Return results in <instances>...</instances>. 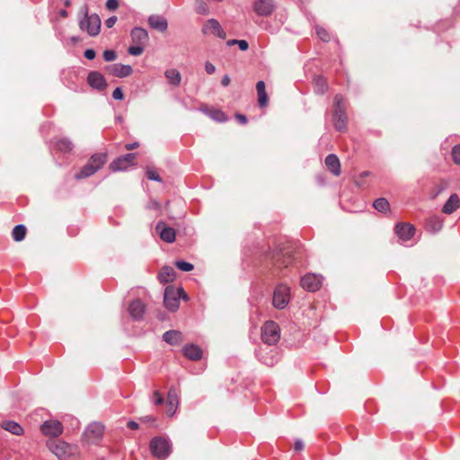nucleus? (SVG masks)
I'll return each instance as SVG.
<instances>
[{"label":"nucleus","mask_w":460,"mask_h":460,"mask_svg":"<svg viewBox=\"0 0 460 460\" xmlns=\"http://www.w3.org/2000/svg\"><path fill=\"white\" fill-rule=\"evenodd\" d=\"M106 163V155L103 153H98L93 155L88 160L87 164L84 165L81 170L75 173V178L76 180L84 179L93 175L99 171L103 164Z\"/></svg>","instance_id":"f257e3e1"},{"label":"nucleus","mask_w":460,"mask_h":460,"mask_svg":"<svg viewBox=\"0 0 460 460\" xmlns=\"http://www.w3.org/2000/svg\"><path fill=\"white\" fill-rule=\"evenodd\" d=\"M84 17L79 21V27L86 31L90 36H97L101 29V19L97 13L88 14V8L84 5L81 9Z\"/></svg>","instance_id":"f03ea898"},{"label":"nucleus","mask_w":460,"mask_h":460,"mask_svg":"<svg viewBox=\"0 0 460 460\" xmlns=\"http://www.w3.org/2000/svg\"><path fill=\"white\" fill-rule=\"evenodd\" d=\"M180 299L188 300V296L182 288H175L173 286L165 288L164 304L168 310L172 312L178 310Z\"/></svg>","instance_id":"7ed1b4c3"},{"label":"nucleus","mask_w":460,"mask_h":460,"mask_svg":"<svg viewBox=\"0 0 460 460\" xmlns=\"http://www.w3.org/2000/svg\"><path fill=\"white\" fill-rule=\"evenodd\" d=\"M332 120L336 130L340 132H344L347 130L348 117L346 114L344 99L341 94H336L334 96V113Z\"/></svg>","instance_id":"20e7f679"},{"label":"nucleus","mask_w":460,"mask_h":460,"mask_svg":"<svg viewBox=\"0 0 460 460\" xmlns=\"http://www.w3.org/2000/svg\"><path fill=\"white\" fill-rule=\"evenodd\" d=\"M151 454L160 459H166L172 453V444L167 438L155 437L149 444Z\"/></svg>","instance_id":"39448f33"},{"label":"nucleus","mask_w":460,"mask_h":460,"mask_svg":"<svg viewBox=\"0 0 460 460\" xmlns=\"http://www.w3.org/2000/svg\"><path fill=\"white\" fill-rule=\"evenodd\" d=\"M280 339V328L274 321H267L261 327V340L268 345H275Z\"/></svg>","instance_id":"423d86ee"},{"label":"nucleus","mask_w":460,"mask_h":460,"mask_svg":"<svg viewBox=\"0 0 460 460\" xmlns=\"http://www.w3.org/2000/svg\"><path fill=\"white\" fill-rule=\"evenodd\" d=\"M290 301V288L285 284L278 285L273 292L272 305L279 310L285 309Z\"/></svg>","instance_id":"0eeeda50"},{"label":"nucleus","mask_w":460,"mask_h":460,"mask_svg":"<svg viewBox=\"0 0 460 460\" xmlns=\"http://www.w3.org/2000/svg\"><path fill=\"white\" fill-rule=\"evenodd\" d=\"M48 447L59 460H70L73 456V447L64 441H52Z\"/></svg>","instance_id":"6e6552de"},{"label":"nucleus","mask_w":460,"mask_h":460,"mask_svg":"<svg viewBox=\"0 0 460 460\" xmlns=\"http://www.w3.org/2000/svg\"><path fill=\"white\" fill-rule=\"evenodd\" d=\"M204 35H214L221 40L226 38V32L224 31L220 22L214 18L208 19L201 28Z\"/></svg>","instance_id":"1a4fd4ad"},{"label":"nucleus","mask_w":460,"mask_h":460,"mask_svg":"<svg viewBox=\"0 0 460 460\" xmlns=\"http://www.w3.org/2000/svg\"><path fill=\"white\" fill-rule=\"evenodd\" d=\"M136 159L135 153H128L124 155H121L112 161L110 164V169L112 172L125 171L129 166L134 164V161Z\"/></svg>","instance_id":"9d476101"},{"label":"nucleus","mask_w":460,"mask_h":460,"mask_svg":"<svg viewBox=\"0 0 460 460\" xmlns=\"http://www.w3.org/2000/svg\"><path fill=\"white\" fill-rule=\"evenodd\" d=\"M258 359L266 366H274L279 358V354L276 349L261 348L257 352Z\"/></svg>","instance_id":"9b49d317"},{"label":"nucleus","mask_w":460,"mask_h":460,"mask_svg":"<svg viewBox=\"0 0 460 460\" xmlns=\"http://www.w3.org/2000/svg\"><path fill=\"white\" fill-rule=\"evenodd\" d=\"M40 430L47 437H58L63 432V424L57 420H45L40 425Z\"/></svg>","instance_id":"f8f14e48"},{"label":"nucleus","mask_w":460,"mask_h":460,"mask_svg":"<svg viewBox=\"0 0 460 460\" xmlns=\"http://www.w3.org/2000/svg\"><path fill=\"white\" fill-rule=\"evenodd\" d=\"M274 0H255L253 3V11L262 17L270 16L275 10Z\"/></svg>","instance_id":"ddd939ff"},{"label":"nucleus","mask_w":460,"mask_h":460,"mask_svg":"<svg viewBox=\"0 0 460 460\" xmlns=\"http://www.w3.org/2000/svg\"><path fill=\"white\" fill-rule=\"evenodd\" d=\"M105 71L113 76L124 78L133 73V68L130 65H123L118 63L107 66L105 67Z\"/></svg>","instance_id":"4468645a"},{"label":"nucleus","mask_w":460,"mask_h":460,"mask_svg":"<svg viewBox=\"0 0 460 460\" xmlns=\"http://www.w3.org/2000/svg\"><path fill=\"white\" fill-rule=\"evenodd\" d=\"M322 285V278L318 275L308 273L301 279V286L309 292H314Z\"/></svg>","instance_id":"2eb2a0df"},{"label":"nucleus","mask_w":460,"mask_h":460,"mask_svg":"<svg viewBox=\"0 0 460 460\" xmlns=\"http://www.w3.org/2000/svg\"><path fill=\"white\" fill-rule=\"evenodd\" d=\"M155 230L164 242L172 243L175 241V230L167 226L164 222H158Z\"/></svg>","instance_id":"dca6fc26"},{"label":"nucleus","mask_w":460,"mask_h":460,"mask_svg":"<svg viewBox=\"0 0 460 460\" xmlns=\"http://www.w3.org/2000/svg\"><path fill=\"white\" fill-rule=\"evenodd\" d=\"M88 84L98 91H102L106 88L107 83L102 74L98 71H92L87 75Z\"/></svg>","instance_id":"f3484780"},{"label":"nucleus","mask_w":460,"mask_h":460,"mask_svg":"<svg viewBox=\"0 0 460 460\" xmlns=\"http://www.w3.org/2000/svg\"><path fill=\"white\" fill-rule=\"evenodd\" d=\"M103 434V426L101 423L93 422L87 426L84 436L88 442L97 441Z\"/></svg>","instance_id":"a211bd4d"},{"label":"nucleus","mask_w":460,"mask_h":460,"mask_svg":"<svg viewBox=\"0 0 460 460\" xmlns=\"http://www.w3.org/2000/svg\"><path fill=\"white\" fill-rule=\"evenodd\" d=\"M395 233L402 241H409L414 234L415 228L412 225L400 223L395 226Z\"/></svg>","instance_id":"6ab92c4d"},{"label":"nucleus","mask_w":460,"mask_h":460,"mask_svg":"<svg viewBox=\"0 0 460 460\" xmlns=\"http://www.w3.org/2000/svg\"><path fill=\"white\" fill-rule=\"evenodd\" d=\"M147 22L151 29L159 32H164L168 28V22L166 18L159 14H151L148 17Z\"/></svg>","instance_id":"aec40b11"},{"label":"nucleus","mask_w":460,"mask_h":460,"mask_svg":"<svg viewBox=\"0 0 460 460\" xmlns=\"http://www.w3.org/2000/svg\"><path fill=\"white\" fill-rule=\"evenodd\" d=\"M145 312L146 306L144 303L139 299L133 300L128 306V313L132 319H134L135 321L142 320Z\"/></svg>","instance_id":"412c9836"},{"label":"nucleus","mask_w":460,"mask_h":460,"mask_svg":"<svg viewBox=\"0 0 460 460\" xmlns=\"http://www.w3.org/2000/svg\"><path fill=\"white\" fill-rule=\"evenodd\" d=\"M130 38L134 44L146 45L149 40L147 31L142 27H134L130 31Z\"/></svg>","instance_id":"4be33fe9"},{"label":"nucleus","mask_w":460,"mask_h":460,"mask_svg":"<svg viewBox=\"0 0 460 460\" xmlns=\"http://www.w3.org/2000/svg\"><path fill=\"white\" fill-rule=\"evenodd\" d=\"M183 355L193 361L199 360L202 358V349L195 344H188L182 348Z\"/></svg>","instance_id":"5701e85b"},{"label":"nucleus","mask_w":460,"mask_h":460,"mask_svg":"<svg viewBox=\"0 0 460 460\" xmlns=\"http://www.w3.org/2000/svg\"><path fill=\"white\" fill-rule=\"evenodd\" d=\"M326 167L335 175L341 174V164L338 156L334 154H330L324 160Z\"/></svg>","instance_id":"b1692460"},{"label":"nucleus","mask_w":460,"mask_h":460,"mask_svg":"<svg viewBox=\"0 0 460 460\" xmlns=\"http://www.w3.org/2000/svg\"><path fill=\"white\" fill-rule=\"evenodd\" d=\"M460 206V199L457 194H451L449 199L444 204L442 211L445 214L450 215L456 211Z\"/></svg>","instance_id":"393cba45"},{"label":"nucleus","mask_w":460,"mask_h":460,"mask_svg":"<svg viewBox=\"0 0 460 460\" xmlns=\"http://www.w3.org/2000/svg\"><path fill=\"white\" fill-rule=\"evenodd\" d=\"M163 340L170 345H178L182 341V333L177 330H170L163 334Z\"/></svg>","instance_id":"a878e982"},{"label":"nucleus","mask_w":460,"mask_h":460,"mask_svg":"<svg viewBox=\"0 0 460 460\" xmlns=\"http://www.w3.org/2000/svg\"><path fill=\"white\" fill-rule=\"evenodd\" d=\"M176 277V271L171 266H164L159 274H158V279L161 283H169L172 281Z\"/></svg>","instance_id":"bb28decb"},{"label":"nucleus","mask_w":460,"mask_h":460,"mask_svg":"<svg viewBox=\"0 0 460 460\" xmlns=\"http://www.w3.org/2000/svg\"><path fill=\"white\" fill-rule=\"evenodd\" d=\"M256 91L258 93V102L260 107H264L268 103V95L266 93L265 83L259 81L256 84Z\"/></svg>","instance_id":"cd10ccee"},{"label":"nucleus","mask_w":460,"mask_h":460,"mask_svg":"<svg viewBox=\"0 0 460 460\" xmlns=\"http://www.w3.org/2000/svg\"><path fill=\"white\" fill-rule=\"evenodd\" d=\"M2 428L13 435H21L23 432L22 426L16 421L5 420L2 424Z\"/></svg>","instance_id":"c85d7f7f"},{"label":"nucleus","mask_w":460,"mask_h":460,"mask_svg":"<svg viewBox=\"0 0 460 460\" xmlns=\"http://www.w3.org/2000/svg\"><path fill=\"white\" fill-rule=\"evenodd\" d=\"M27 229L24 225H16L13 231H12V236L14 241L21 242L25 238Z\"/></svg>","instance_id":"c756f323"},{"label":"nucleus","mask_w":460,"mask_h":460,"mask_svg":"<svg viewBox=\"0 0 460 460\" xmlns=\"http://www.w3.org/2000/svg\"><path fill=\"white\" fill-rule=\"evenodd\" d=\"M165 77L172 85H179L181 80V74L176 69H168L165 71Z\"/></svg>","instance_id":"7c9ffc66"},{"label":"nucleus","mask_w":460,"mask_h":460,"mask_svg":"<svg viewBox=\"0 0 460 460\" xmlns=\"http://www.w3.org/2000/svg\"><path fill=\"white\" fill-rule=\"evenodd\" d=\"M56 146L59 151H61L63 153H67L73 149L74 145L70 139H68L66 137H63V138L58 139L56 142Z\"/></svg>","instance_id":"2f4dec72"},{"label":"nucleus","mask_w":460,"mask_h":460,"mask_svg":"<svg viewBox=\"0 0 460 460\" xmlns=\"http://www.w3.org/2000/svg\"><path fill=\"white\" fill-rule=\"evenodd\" d=\"M194 9L198 14L208 15L210 13L209 7L206 0H195Z\"/></svg>","instance_id":"473e14b6"},{"label":"nucleus","mask_w":460,"mask_h":460,"mask_svg":"<svg viewBox=\"0 0 460 460\" xmlns=\"http://www.w3.org/2000/svg\"><path fill=\"white\" fill-rule=\"evenodd\" d=\"M443 222L438 217H431L427 223V228L431 233H438L442 229Z\"/></svg>","instance_id":"72a5a7b5"},{"label":"nucleus","mask_w":460,"mask_h":460,"mask_svg":"<svg viewBox=\"0 0 460 460\" xmlns=\"http://www.w3.org/2000/svg\"><path fill=\"white\" fill-rule=\"evenodd\" d=\"M373 207L381 213H386L390 208V204L386 199L378 198L374 201Z\"/></svg>","instance_id":"f704fd0d"},{"label":"nucleus","mask_w":460,"mask_h":460,"mask_svg":"<svg viewBox=\"0 0 460 460\" xmlns=\"http://www.w3.org/2000/svg\"><path fill=\"white\" fill-rule=\"evenodd\" d=\"M274 264L278 267H288L290 263V257H287L282 252L273 256Z\"/></svg>","instance_id":"c9c22d12"},{"label":"nucleus","mask_w":460,"mask_h":460,"mask_svg":"<svg viewBox=\"0 0 460 460\" xmlns=\"http://www.w3.org/2000/svg\"><path fill=\"white\" fill-rule=\"evenodd\" d=\"M327 90L326 81L322 76L314 78V92L318 94H323Z\"/></svg>","instance_id":"e433bc0d"},{"label":"nucleus","mask_w":460,"mask_h":460,"mask_svg":"<svg viewBox=\"0 0 460 460\" xmlns=\"http://www.w3.org/2000/svg\"><path fill=\"white\" fill-rule=\"evenodd\" d=\"M209 117L217 122H226L227 120V117L226 113L220 110H213L209 112Z\"/></svg>","instance_id":"4c0bfd02"},{"label":"nucleus","mask_w":460,"mask_h":460,"mask_svg":"<svg viewBox=\"0 0 460 460\" xmlns=\"http://www.w3.org/2000/svg\"><path fill=\"white\" fill-rule=\"evenodd\" d=\"M315 32L320 40H322L324 42H328L331 40V36L329 32L321 26L315 27Z\"/></svg>","instance_id":"58836bf2"},{"label":"nucleus","mask_w":460,"mask_h":460,"mask_svg":"<svg viewBox=\"0 0 460 460\" xmlns=\"http://www.w3.org/2000/svg\"><path fill=\"white\" fill-rule=\"evenodd\" d=\"M144 49H145V45L134 44L133 46H130L128 49V53L129 55L137 57V56H140L144 52Z\"/></svg>","instance_id":"ea45409f"},{"label":"nucleus","mask_w":460,"mask_h":460,"mask_svg":"<svg viewBox=\"0 0 460 460\" xmlns=\"http://www.w3.org/2000/svg\"><path fill=\"white\" fill-rule=\"evenodd\" d=\"M175 266L181 271L188 272L194 269L193 264L185 261H176Z\"/></svg>","instance_id":"a19ab883"},{"label":"nucleus","mask_w":460,"mask_h":460,"mask_svg":"<svg viewBox=\"0 0 460 460\" xmlns=\"http://www.w3.org/2000/svg\"><path fill=\"white\" fill-rule=\"evenodd\" d=\"M146 174L148 180L162 182V178L155 169L147 168Z\"/></svg>","instance_id":"79ce46f5"},{"label":"nucleus","mask_w":460,"mask_h":460,"mask_svg":"<svg viewBox=\"0 0 460 460\" xmlns=\"http://www.w3.org/2000/svg\"><path fill=\"white\" fill-rule=\"evenodd\" d=\"M117 53L113 49H106L103 52V59L106 62H111L114 61L117 58Z\"/></svg>","instance_id":"37998d69"},{"label":"nucleus","mask_w":460,"mask_h":460,"mask_svg":"<svg viewBox=\"0 0 460 460\" xmlns=\"http://www.w3.org/2000/svg\"><path fill=\"white\" fill-rule=\"evenodd\" d=\"M452 158L455 164L460 165V144L452 148Z\"/></svg>","instance_id":"c03bdc74"},{"label":"nucleus","mask_w":460,"mask_h":460,"mask_svg":"<svg viewBox=\"0 0 460 460\" xmlns=\"http://www.w3.org/2000/svg\"><path fill=\"white\" fill-rule=\"evenodd\" d=\"M177 410V404L173 403L172 402H166V414L169 417H172L174 415Z\"/></svg>","instance_id":"a18cd8bd"},{"label":"nucleus","mask_w":460,"mask_h":460,"mask_svg":"<svg viewBox=\"0 0 460 460\" xmlns=\"http://www.w3.org/2000/svg\"><path fill=\"white\" fill-rule=\"evenodd\" d=\"M167 402H173V403L178 404V397H177V394H176L175 389L171 388V389L168 391V394H167Z\"/></svg>","instance_id":"49530a36"},{"label":"nucleus","mask_w":460,"mask_h":460,"mask_svg":"<svg viewBox=\"0 0 460 460\" xmlns=\"http://www.w3.org/2000/svg\"><path fill=\"white\" fill-rule=\"evenodd\" d=\"M112 98L116 101H121L124 98V94L122 89L120 87H117L114 89L112 93Z\"/></svg>","instance_id":"de8ad7c7"},{"label":"nucleus","mask_w":460,"mask_h":460,"mask_svg":"<svg viewBox=\"0 0 460 460\" xmlns=\"http://www.w3.org/2000/svg\"><path fill=\"white\" fill-rule=\"evenodd\" d=\"M119 6V2L118 0H107L106 1V7L107 9L111 10V11H114L118 8Z\"/></svg>","instance_id":"09e8293b"},{"label":"nucleus","mask_w":460,"mask_h":460,"mask_svg":"<svg viewBox=\"0 0 460 460\" xmlns=\"http://www.w3.org/2000/svg\"><path fill=\"white\" fill-rule=\"evenodd\" d=\"M84 56L86 59L93 60L95 58L96 53H95L94 49H87L84 50Z\"/></svg>","instance_id":"8fccbe9b"},{"label":"nucleus","mask_w":460,"mask_h":460,"mask_svg":"<svg viewBox=\"0 0 460 460\" xmlns=\"http://www.w3.org/2000/svg\"><path fill=\"white\" fill-rule=\"evenodd\" d=\"M164 397L158 391L154 392V402L157 405L162 404L164 402Z\"/></svg>","instance_id":"3c124183"},{"label":"nucleus","mask_w":460,"mask_h":460,"mask_svg":"<svg viewBox=\"0 0 460 460\" xmlns=\"http://www.w3.org/2000/svg\"><path fill=\"white\" fill-rule=\"evenodd\" d=\"M205 70L208 74L212 75L216 71V66L212 63L207 61L205 63Z\"/></svg>","instance_id":"603ef678"},{"label":"nucleus","mask_w":460,"mask_h":460,"mask_svg":"<svg viewBox=\"0 0 460 460\" xmlns=\"http://www.w3.org/2000/svg\"><path fill=\"white\" fill-rule=\"evenodd\" d=\"M117 17L116 16H111L109 17L106 21H105V26L107 28H112L114 26V24L116 23L117 22Z\"/></svg>","instance_id":"864d4df0"},{"label":"nucleus","mask_w":460,"mask_h":460,"mask_svg":"<svg viewBox=\"0 0 460 460\" xmlns=\"http://www.w3.org/2000/svg\"><path fill=\"white\" fill-rule=\"evenodd\" d=\"M239 49L242 50V51H245L249 49V44L246 40H238V42L236 44Z\"/></svg>","instance_id":"5fc2aeb1"},{"label":"nucleus","mask_w":460,"mask_h":460,"mask_svg":"<svg viewBox=\"0 0 460 460\" xmlns=\"http://www.w3.org/2000/svg\"><path fill=\"white\" fill-rule=\"evenodd\" d=\"M235 119L242 125H245L247 123V121H248L246 116L243 115V114H241V113H236L235 114Z\"/></svg>","instance_id":"6e6d98bb"},{"label":"nucleus","mask_w":460,"mask_h":460,"mask_svg":"<svg viewBox=\"0 0 460 460\" xmlns=\"http://www.w3.org/2000/svg\"><path fill=\"white\" fill-rule=\"evenodd\" d=\"M304 448V442L301 439H296L294 444V449L296 451H301Z\"/></svg>","instance_id":"4d7b16f0"},{"label":"nucleus","mask_w":460,"mask_h":460,"mask_svg":"<svg viewBox=\"0 0 460 460\" xmlns=\"http://www.w3.org/2000/svg\"><path fill=\"white\" fill-rule=\"evenodd\" d=\"M231 82V79H230V76L228 75H225L222 79H221V84L224 86V87H226L229 85Z\"/></svg>","instance_id":"13d9d810"},{"label":"nucleus","mask_w":460,"mask_h":460,"mask_svg":"<svg viewBox=\"0 0 460 460\" xmlns=\"http://www.w3.org/2000/svg\"><path fill=\"white\" fill-rule=\"evenodd\" d=\"M128 427L130 429H133V430H136L139 428V425L137 422H136L135 420H129L128 422Z\"/></svg>","instance_id":"bf43d9fd"},{"label":"nucleus","mask_w":460,"mask_h":460,"mask_svg":"<svg viewBox=\"0 0 460 460\" xmlns=\"http://www.w3.org/2000/svg\"><path fill=\"white\" fill-rule=\"evenodd\" d=\"M138 146H139V143H138V142H133V143H128V144H127V145L125 146V148H126L127 150H133V149H135V148H137V147H138Z\"/></svg>","instance_id":"052dcab7"},{"label":"nucleus","mask_w":460,"mask_h":460,"mask_svg":"<svg viewBox=\"0 0 460 460\" xmlns=\"http://www.w3.org/2000/svg\"><path fill=\"white\" fill-rule=\"evenodd\" d=\"M141 420L144 422H153V421H155V418L151 415H148V416H145V417L141 418Z\"/></svg>","instance_id":"680f3d73"},{"label":"nucleus","mask_w":460,"mask_h":460,"mask_svg":"<svg viewBox=\"0 0 460 460\" xmlns=\"http://www.w3.org/2000/svg\"><path fill=\"white\" fill-rule=\"evenodd\" d=\"M238 42V40H229L226 41V45L231 47L236 45Z\"/></svg>","instance_id":"e2e57ef3"},{"label":"nucleus","mask_w":460,"mask_h":460,"mask_svg":"<svg viewBox=\"0 0 460 460\" xmlns=\"http://www.w3.org/2000/svg\"><path fill=\"white\" fill-rule=\"evenodd\" d=\"M59 14H60V16H62V17L66 18V17H67L68 13H67V11H66V10L62 9V10H60V11H59Z\"/></svg>","instance_id":"0e129e2a"},{"label":"nucleus","mask_w":460,"mask_h":460,"mask_svg":"<svg viewBox=\"0 0 460 460\" xmlns=\"http://www.w3.org/2000/svg\"><path fill=\"white\" fill-rule=\"evenodd\" d=\"M79 40H80V38H79L78 36H73V37H71V41H72L73 43H76V42H78Z\"/></svg>","instance_id":"69168bd1"},{"label":"nucleus","mask_w":460,"mask_h":460,"mask_svg":"<svg viewBox=\"0 0 460 460\" xmlns=\"http://www.w3.org/2000/svg\"><path fill=\"white\" fill-rule=\"evenodd\" d=\"M65 6L68 7L71 5L72 0H63Z\"/></svg>","instance_id":"338daca9"},{"label":"nucleus","mask_w":460,"mask_h":460,"mask_svg":"<svg viewBox=\"0 0 460 460\" xmlns=\"http://www.w3.org/2000/svg\"><path fill=\"white\" fill-rule=\"evenodd\" d=\"M158 207H159V204H158L157 202H155V201L152 202V204H151V205H149V208H158Z\"/></svg>","instance_id":"774afa93"}]
</instances>
